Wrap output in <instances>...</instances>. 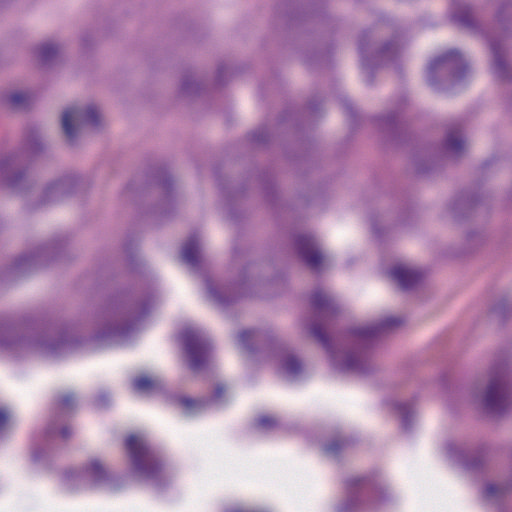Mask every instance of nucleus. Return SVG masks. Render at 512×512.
I'll return each mask as SVG.
<instances>
[{
  "instance_id": "35",
  "label": "nucleus",
  "mask_w": 512,
  "mask_h": 512,
  "mask_svg": "<svg viewBox=\"0 0 512 512\" xmlns=\"http://www.w3.org/2000/svg\"><path fill=\"white\" fill-rule=\"evenodd\" d=\"M74 403V397L70 394L64 395L60 399V406L62 409L70 408Z\"/></svg>"
},
{
  "instance_id": "9",
  "label": "nucleus",
  "mask_w": 512,
  "mask_h": 512,
  "mask_svg": "<svg viewBox=\"0 0 512 512\" xmlns=\"http://www.w3.org/2000/svg\"><path fill=\"white\" fill-rule=\"evenodd\" d=\"M295 247L300 258L313 270L320 268L323 255L315 238L308 234L298 235L295 239Z\"/></svg>"
},
{
  "instance_id": "40",
  "label": "nucleus",
  "mask_w": 512,
  "mask_h": 512,
  "mask_svg": "<svg viewBox=\"0 0 512 512\" xmlns=\"http://www.w3.org/2000/svg\"><path fill=\"white\" fill-rule=\"evenodd\" d=\"M223 391H224V387L218 386V387L216 388V390H215V395H216V397H220V396H221V394L223 393Z\"/></svg>"
},
{
  "instance_id": "18",
  "label": "nucleus",
  "mask_w": 512,
  "mask_h": 512,
  "mask_svg": "<svg viewBox=\"0 0 512 512\" xmlns=\"http://www.w3.org/2000/svg\"><path fill=\"white\" fill-rule=\"evenodd\" d=\"M6 104L13 110L27 109L33 102V95L27 90H14L5 97Z\"/></svg>"
},
{
  "instance_id": "32",
  "label": "nucleus",
  "mask_w": 512,
  "mask_h": 512,
  "mask_svg": "<svg viewBox=\"0 0 512 512\" xmlns=\"http://www.w3.org/2000/svg\"><path fill=\"white\" fill-rule=\"evenodd\" d=\"M277 420L270 416H261L256 421V426L260 430L268 431L277 426Z\"/></svg>"
},
{
  "instance_id": "7",
  "label": "nucleus",
  "mask_w": 512,
  "mask_h": 512,
  "mask_svg": "<svg viewBox=\"0 0 512 512\" xmlns=\"http://www.w3.org/2000/svg\"><path fill=\"white\" fill-rule=\"evenodd\" d=\"M184 350L189 367L192 370L200 369L208 359L211 343L208 338L193 330H185L178 337Z\"/></svg>"
},
{
  "instance_id": "37",
  "label": "nucleus",
  "mask_w": 512,
  "mask_h": 512,
  "mask_svg": "<svg viewBox=\"0 0 512 512\" xmlns=\"http://www.w3.org/2000/svg\"><path fill=\"white\" fill-rule=\"evenodd\" d=\"M341 445L338 442L329 444L325 446V451L327 454L334 455L337 453V451L340 449Z\"/></svg>"
},
{
  "instance_id": "30",
  "label": "nucleus",
  "mask_w": 512,
  "mask_h": 512,
  "mask_svg": "<svg viewBox=\"0 0 512 512\" xmlns=\"http://www.w3.org/2000/svg\"><path fill=\"white\" fill-rule=\"evenodd\" d=\"M180 403L187 413H193L204 405V401L190 398H181Z\"/></svg>"
},
{
  "instance_id": "1",
  "label": "nucleus",
  "mask_w": 512,
  "mask_h": 512,
  "mask_svg": "<svg viewBox=\"0 0 512 512\" xmlns=\"http://www.w3.org/2000/svg\"><path fill=\"white\" fill-rule=\"evenodd\" d=\"M47 148L41 135L31 134L22 150H14L0 154V184L13 194L26 196L33 188L35 181L23 163L24 153L37 156Z\"/></svg>"
},
{
  "instance_id": "27",
  "label": "nucleus",
  "mask_w": 512,
  "mask_h": 512,
  "mask_svg": "<svg viewBox=\"0 0 512 512\" xmlns=\"http://www.w3.org/2000/svg\"><path fill=\"white\" fill-rule=\"evenodd\" d=\"M453 18L463 26H471L473 24V16L467 5L459 6L454 12Z\"/></svg>"
},
{
  "instance_id": "11",
  "label": "nucleus",
  "mask_w": 512,
  "mask_h": 512,
  "mask_svg": "<svg viewBox=\"0 0 512 512\" xmlns=\"http://www.w3.org/2000/svg\"><path fill=\"white\" fill-rule=\"evenodd\" d=\"M468 148L465 135L459 124L450 126L447 129L443 143V153L446 157L457 159L463 156Z\"/></svg>"
},
{
  "instance_id": "21",
  "label": "nucleus",
  "mask_w": 512,
  "mask_h": 512,
  "mask_svg": "<svg viewBox=\"0 0 512 512\" xmlns=\"http://www.w3.org/2000/svg\"><path fill=\"white\" fill-rule=\"evenodd\" d=\"M300 360L293 354L285 355L280 364V373L289 379H294L302 372Z\"/></svg>"
},
{
  "instance_id": "22",
  "label": "nucleus",
  "mask_w": 512,
  "mask_h": 512,
  "mask_svg": "<svg viewBox=\"0 0 512 512\" xmlns=\"http://www.w3.org/2000/svg\"><path fill=\"white\" fill-rule=\"evenodd\" d=\"M61 46L55 42H45L36 49L37 58L43 64L51 63L60 53Z\"/></svg>"
},
{
  "instance_id": "14",
  "label": "nucleus",
  "mask_w": 512,
  "mask_h": 512,
  "mask_svg": "<svg viewBox=\"0 0 512 512\" xmlns=\"http://www.w3.org/2000/svg\"><path fill=\"white\" fill-rule=\"evenodd\" d=\"M490 48L493 55L492 70L494 75L503 80H512V68L505 58V50L501 42L491 40Z\"/></svg>"
},
{
  "instance_id": "47",
  "label": "nucleus",
  "mask_w": 512,
  "mask_h": 512,
  "mask_svg": "<svg viewBox=\"0 0 512 512\" xmlns=\"http://www.w3.org/2000/svg\"><path fill=\"white\" fill-rule=\"evenodd\" d=\"M453 214L456 215V208H453Z\"/></svg>"
},
{
  "instance_id": "38",
  "label": "nucleus",
  "mask_w": 512,
  "mask_h": 512,
  "mask_svg": "<svg viewBox=\"0 0 512 512\" xmlns=\"http://www.w3.org/2000/svg\"><path fill=\"white\" fill-rule=\"evenodd\" d=\"M9 420V415L5 409H0V429L4 428Z\"/></svg>"
},
{
  "instance_id": "46",
  "label": "nucleus",
  "mask_w": 512,
  "mask_h": 512,
  "mask_svg": "<svg viewBox=\"0 0 512 512\" xmlns=\"http://www.w3.org/2000/svg\"><path fill=\"white\" fill-rule=\"evenodd\" d=\"M386 320H389V321H392V320H397L396 318H387Z\"/></svg>"
},
{
  "instance_id": "44",
  "label": "nucleus",
  "mask_w": 512,
  "mask_h": 512,
  "mask_svg": "<svg viewBox=\"0 0 512 512\" xmlns=\"http://www.w3.org/2000/svg\"><path fill=\"white\" fill-rule=\"evenodd\" d=\"M346 111L352 114V107L350 105H346Z\"/></svg>"
},
{
  "instance_id": "42",
  "label": "nucleus",
  "mask_w": 512,
  "mask_h": 512,
  "mask_svg": "<svg viewBox=\"0 0 512 512\" xmlns=\"http://www.w3.org/2000/svg\"><path fill=\"white\" fill-rule=\"evenodd\" d=\"M61 434H62L63 438H67L69 436L70 432L68 431L67 428H64V429H62Z\"/></svg>"
},
{
  "instance_id": "15",
  "label": "nucleus",
  "mask_w": 512,
  "mask_h": 512,
  "mask_svg": "<svg viewBox=\"0 0 512 512\" xmlns=\"http://www.w3.org/2000/svg\"><path fill=\"white\" fill-rule=\"evenodd\" d=\"M402 326L403 322H370L358 329L357 336L362 339H371L393 334L401 330Z\"/></svg>"
},
{
  "instance_id": "8",
  "label": "nucleus",
  "mask_w": 512,
  "mask_h": 512,
  "mask_svg": "<svg viewBox=\"0 0 512 512\" xmlns=\"http://www.w3.org/2000/svg\"><path fill=\"white\" fill-rule=\"evenodd\" d=\"M80 184L81 179L76 174H65L53 179L43 188L38 206L62 200L76 192Z\"/></svg>"
},
{
  "instance_id": "20",
  "label": "nucleus",
  "mask_w": 512,
  "mask_h": 512,
  "mask_svg": "<svg viewBox=\"0 0 512 512\" xmlns=\"http://www.w3.org/2000/svg\"><path fill=\"white\" fill-rule=\"evenodd\" d=\"M512 315V300L501 297L490 303L487 308V316L491 318H505Z\"/></svg>"
},
{
  "instance_id": "13",
  "label": "nucleus",
  "mask_w": 512,
  "mask_h": 512,
  "mask_svg": "<svg viewBox=\"0 0 512 512\" xmlns=\"http://www.w3.org/2000/svg\"><path fill=\"white\" fill-rule=\"evenodd\" d=\"M390 279L402 290H410L416 287L422 279V273L407 264H395L388 271Z\"/></svg>"
},
{
  "instance_id": "19",
  "label": "nucleus",
  "mask_w": 512,
  "mask_h": 512,
  "mask_svg": "<svg viewBox=\"0 0 512 512\" xmlns=\"http://www.w3.org/2000/svg\"><path fill=\"white\" fill-rule=\"evenodd\" d=\"M201 89V83L196 75L188 72L182 75L178 89V96L181 98H190L195 96Z\"/></svg>"
},
{
  "instance_id": "36",
  "label": "nucleus",
  "mask_w": 512,
  "mask_h": 512,
  "mask_svg": "<svg viewBox=\"0 0 512 512\" xmlns=\"http://www.w3.org/2000/svg\"><path fill=\"white\" fill-rule=\"evenodd\" d=\"M253 138L258 143H263L267 140V133L264 129L253 133Z\"/></svg>"
},
{
  "instance_id": "10",
  "label": "nucleus",
  "mask_w": 512,
  "mask_h": 512,
  "mask_svg": "<svg viewBox=\"0 0 512 512\" xmlns=\"http://www.w3.org/2000/svg\"><path fill=\"white\" fill-rule=\"evenodd\" d=\"M207 298L218 306L224 307L244 294L240 288L222 285L211 279L205 280Z\"/></svg>"
},
{
  "instance_id": "33",
  "label": "nucleus",
  "mask_w": 512,
  "mask_h": 512,
  "mask_svg": "<svg viewBox=\"0 0 512 512\" xmlns=\"http://www.w3.org/2000/svg\"><path fill=\"white\" fill-rule=\"evenodd\" d=\"M255 338V333L252 331H242L238 334V344L243 349L250 350V341Z\"/></svg>"
},
{
  "instance_id": "16",
  "label": "nucleus",
  "mask_w": 512,
  "mask_h": 512,
  "mask_svg": "<svg viewBox=\"0 0 512 512\" xmlns=\"http://www.w3.org/2000/svg\"><path fill=\"white\" fill-rule=\"evenodd\" d=\"M335 364L342 371L365 373L369 371L370 364L362 355L356 353H342L335 357Z\"/></svg>"
},
{
  "instance_id": "34",
  "label": "nucleus",
  "mask_w": 512,
  "mask_h": 512,
  "mask_svg": "<svg viewBox=\"0 0 512 512\" xmlns=\"http://www.w3.org/2000/svg\"><path fill=\"white\" fill-rule=\"evenodd\" d=\"M502 491H503L502 487L495 485V484H488L485 487V495L488 498H492V497L498 495L499 493H502Z\"/></svg>"
},
{
  "instance_id": "43",
  "label": "nucleus",
  "mask_w": 512,
  "mask_h": 512,
  "mask_svg": "<svg viewBox=\"0 0 512 512\" xmlns=\"http://www.w3.org/2000/svg\"><path fill=\"white\" fill-rule=\"evenodd\" d=\"M387 121H388L389 123H393V122H394V115L388 116V117H387Z\"/></svg>"
},
{
  "instance_id": "2",
  "label": "nucleus",
  "mask_w": 512,
  "mask_h": 512,
  "mask_svg": "<svg viewBox=\"0 0 512 512\" xmlns=\"http://www.w3.org/2000/svg\"><path fill=\"white\" fill-rule=\"evenodd\" d=\"M468 64L456 50H450L435 59L428 66L427 82L435 90H446L463 79Z\"/></svg>"
},
{
  "instance_id": "26",
  "label": "nucleus",
  "mask_w": 512,
  "mask_h": 512,
  "mask_svg": "<svg viewBox=\"0 0 512 512\" xmlns=\"http://www.w3.org/2000/svg\"><path fill=\"white\" fill-rule=\"evenodd\" d=\"M161 386V382L158 379H153L148 376H140L133 380V388L137 392L141 393H149L153 390L159 388Z\"/></svg>"
},
{
  "instance_id": "5",
  "label": "nucleus",
  "mask_w": 512,
  "mask_h": 512,
  "mask_svg": "<svg viewBox=\"0 0 512 512\" xmlns=\"http://www.w3.org/2000/svg\"><path fill=\"white\" fill-rule=\"evenodd\" d=\"M126 447L133 464V471L139 479L149 480L159 475L161 466L142 436L130 435L126 439Z\"/></svg>"
},
{
  "instance_id": "12",
  "label": "nucleus",
  "mask_w": 512,
  "mask_h": 512,
  "mask_svg": "<svg viewBox=\"0 0 512 512\" xmlns=\"http://www.w3.org/2000/svg\"><path fill=\"white\" fill-rule=\"evenodd\" d=\"M311 306L322 316H344L342 305L328 292L316 289L310 296Z\"/></svg>"
},
{
  "instance_id": "3",
  "label": "nucleus",
  "mask_w": 512,
  "mask_h": 512,
  "mask_svg": "<svg viewBox=\"0 0 512 512\" xmlns=\"http://www.w3.org/2000/svg\"><path fill=\"white\" fill-rule=\"evenodd\" d=\"M103 116L94 103L79 104L68 107L61 116V127L66 142L73 145L85 127L98 128Z\"/></svg>"
},
{
  "instance_id": "17",
  "label": "nucleus",
  "mask_w": 512,
  "mask_h": 512,
  "mask_svg": "<svg viewBox=\"0 0 512 512\" xmlns=\"http://www.w3.org/2000/svg\"><path fill=\"white\" fill-rule=\"evenodd\" d=\"M181 258L191 268H197L202 261V246L198 235L193 234L185 241L181 250Z\"/></svg>"
},
{
  "instance_id": "25",
  "label": "nucleus",
  "mask_w": 512,
  "mask_h": 512,
  "mask_svg": "<svg viewBox=\"0 0 512 512\" xmlns=\"http://www.w3.org/2000/svg\"><path fill=\"white\" fill-rule=\"evenodd\" d=\"M403 45L400 44L398 39H393L386 43L379 52L381 62H386L395 59L401 52Z\"/></svg>"
},
{
  "instance_id": "4",
  "label": "nucleus",
  "mask_w": 512,
  "mask_h": 512,
  "mask_svg": "<svg viewBox=\"0 0 512 512\" xmlns=\"http://www.w3.org/2000/svg\"><path fill=\"white\" fill-rule=\"evenodd\" d=\"M65 246L66 242L60 238L39 243L15 259L13 271L16 274H24L46 267L62 256Z\"/></svg>"
},
{
  "instance_id": "23",
  "label": "nucleus",
  "mask_w": 512,
  "mask_h": 512,
  "mask_svg": "<svg viewBox=\"0 0 512 512\" xmlns=\"http://www.w3.org/2000/svg\"><path fill=\"white\" fill-rule=\"evenodd\" d=\"M163 198L158 205L159 213H167L173 206L175 201V193L173 188V182L170 178H167L162 183Z\"/></svg>"
},
{
  "instance_id": "24",
  "label": "nucleus",
  "mask_w": 512,
  "mask_h": 512,
  "mask_svg": "<svg viewBox=\"0 0 512 512\" xmlns=\"http://www.w3.org/2000/svg\"><path fill=\"white\" fill-rule=\"evenodd\" d=\"M106 470L98 460H92L87 468L83 471V477L89 479L93 483H100L106 478Z\"/></svg>"
},
{
  "instance_id": "41",
  "label": "nucleus",
  "mask_w": 512,
  "mask_h": 512,
  "mask_svg": "<svg viewBox=\"0 0 512 512\" xmlns=\"http://www.w3.org/2000/svg\"><path fill=\"white\" fill-rule=\"evenodd\" d=\"M226 68L225 67H221L218 69V72H217V78H220L222 76V74H224L226 72Z\"/></svg>"
},
{
  "instance_id": "6",
  "label": "nucleus",
  "mask_w": 512,
  "mask_h": 512,
  "mask_svg": "<svg viewBox=\"0 0 512 512\" xmlns=\"http://www.w3.org/2000/svg\"><path fill=\"white\" fill-rule=\"evenodd\" d=\"M481 404L492 413H500L511 404L512 392L503 372L491 374L485 387L476 395Z\"/></svg>"
},
{
  "instance_id": "29",
  "label": "nucleus",
  "mask_w": 512,
  "mask_h": 512,
  "mask_svg": "<svg viewBox=\"0 0 512 512\" xmlns=\"http://www.w3.org/2000/svg\"><path fill=\"white\" fill-rule=\"evenodd\" d=\"M396 409L402 418L403 426L407 427L408 418L412 417L414 414V411H413L411 405L406 402H401V403L396 404Z\"/></svg>"
},
{
  "instance_id": "39",
  "label": "nucleus",
  "mask_w": 512,
  "mask_h": 512,
  "mask_svg": "<svg viewBox=\"0 0 512 512\" xmlns=\"http://www.w3.org/2000/svg\"><path fill=\"white\" fill-rule=\"evenodd\" d=\"M359 49H360V53L362 55V67L366 70H369L370 69V62L369 61H366L364 59V44L362 42H360L359 44Z\"/></svg>"
},
{
  "instance_id": "28",
  "label": "nucleus",
  "mask_w": 512,
  "mask_h": 512,
  "mask_svg": "<svg viewBox=\"0 0 512 512\" xmlns=\"http://www.w3.org/2000/svg\"><path fill=\"white\" fill-rule=\"evenodd\" d=\"M309 330L316 340H318L324 345L328 343V338L326 336V332L321 322H313Z\"/></svg>"
},
{
  "instance_id": "31",
  "label": "nucleus",
  "mask_w": 512,
  "mask_h": 512,
  "mask_svg": "<svg viewBox=\"0 0 512 512\" xmlns=\"http://www.w3.org/2000/svg\"><path fill=\"white\" fill-rule=\"evenodd\" d=\"M117 323L121 324V325H118L117 327H115L117 332H113L112 334L109 335V338H111V340H113L115 342L122 340L126 336V331H128L131 328L130 324L132 322H117Z\"/></svg>"
},
{
  "instance_id": "45",
  "label": "nucleus",
  "mask_w": 512,
  "mask_h": 512,
  "mask_svg": "<svg viewBox=\"0 0 512 512\" xmlns=\"http://www.w3.org/2000/svg\"><path fill=\"white\" fill-rule=\"evenodd\" d=\"M456 449H457V447H455V446H449V451H450L451 453H452L454 450H456Z\"/></svg>"
}]
</instances>
